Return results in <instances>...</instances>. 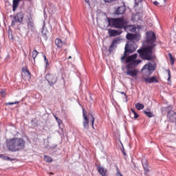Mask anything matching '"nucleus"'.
Segmentation results:
<instances>
[{"label":"nucleus","instance_id":"14","mask_svg":"<svg viewBox=\"0 0 176 176\" xmlns=\"http://www.w3.org/2000/svg\"><path fill=\"white\" fill-rule=\"evenodd\" d=\"M168 119L172 122L175 123L176 122V113L174 111H170L167 115Z\"/></svg>","mask_w":176,"mask_h":176},{"label":"nucleus","instance_id":"5","mask_svg":"<svg viewBox=\"0 0 176 176\" xmlns=\"http://www.w3.org/2000/svg\"><path fill=\"white\" fill-rule=\"evenodd\" d=\"M135 50H137V45H135V43L133 41L128 42L125 45L124 55L121 58L122 61L127 57V53H134Z\"/></svg>","mask_w":176,"mask_h":176},{"label":"nucleus","instance_id":"42","mask_svg":"<svg viewBox=\"0 0 176 176\" xmlns=\"http://www.w3.org/2000/svg\"><path fill=\"white\" fill-rule=\"evenodd\" d=\"M69 58H69H72V56H69V58Z\"/></svg>","mask_w":176,"mask_h":176},{"label":"nucleus","instance_id":"38","mask_svg":"<svg viewBox=\"0 0 176 176\" xmlns=\"http://www.w3.org/2000/svg\"><path fill=\"white\" fill-rule=\"evenodd\" d=\"M41 32H42V34H43V35L44 37H46V36H47L46 33L44 32V30H42Z\"/></svg>","mask_w":176,"mask_h":176},{"label":"nucleus","instance_id":"43","mask_svg":"<svg viewBox=\"0 0 176 176\" xmlns=\"http://www.w3.org/2000/svg\"><path fill=\"white\" fill-rule=\"evenodd\" d=\"M50 174H51L52 175H53V173H50Z\"/></svg>","mask_w":176,"mask_h":176},{"label":"nucleus","instance_id":"41","mask_svg":"<svg viewBox=\"0 0 176 176\" xmlns=\"http://www.w3.org/2000/svg\"><path fill=\"white\" fill-rule=\"evenodd\" d=\"M122 153L124 154V156H126V153L124 151H122Z\"/></svg>","mask_w":176,"mask_h":176},{"label":"nucleus","instance_id":"26","mask_svg":"<svg viewBox=\"0 0 176 176\" xmlns=\"http://www.w3.org/2000/svg\"><path fill=\"white\" fill-rule=\"evenodd\" d=\"M135 108H137L138 111H141V109H144V104L141 103H137L135 104Z\"/></svg>","mask_w":176,"mask_h":176},{"label":"nucleus","instance_id":"31","mask_svg":"<svg viewBox=\"0 0 176 176\" xmlns=\"http://www.w3.org/2000/svg\"><path fill=\"white\" fill-rule=\"evenodd\" d=\"M20 102L19 101H16L14 102H7L6 103V105H14V104H19Z\"/></svg>","mask_w":176,"mask_h":176},{"label":"nucleus","instance_id":"8","mask_svg":"<svg viewBox=\"0 0 176 176\" xmlns=\"http://www.w3.org/2000/svg\"><path fill=\"white\" fill-rule=\"evenodd\" d=\"M46 80H47L50 86H53L55 83H57V76L54 74H47L45 76Z\"/></svg>","mask_w":176,"mask_h":176},{"label":"nucleus","instance_id":"29","mask_svg":"<svg viewBox=\"0 0 176 176\" xmlns=\"http://www.w3.org/2000/svg\"><path fill=\"white\" fill-rule=\"evenodd\" d=\"M105 3H113V2H116L118 0H103Z\"/></svg>","mask_w":176,"mask_h":176},{"label":"nucleus","instance_id":"12","mask_svg":"<svg viewBox=\"0 0 176 176\" xmlns=\"http://www.w3.org/2000/svg\"><path fill=\"white\" fill-rule=\"evenodd\" d=\"M142 164L144 170V175H148V174H149V163L148 162V160H146V159H143L142 160Z\"/></svg>","mask_w":176,"mask_h":176},{"label":"nucleus","instance_id":"19","mask_svg":"<svg viewBox=\"0 0 176 176\" xmlns=\"http://www.w3.org/2000/svg\"><path fill=\"white\" fill-rule=\"evenodd\" d=\"M22 72L25 75L27 79H31V73L28 71V67H23Z\"/></svg>","mask_w":176,"mask_h":176},{"label":"nucleus","instance_id":"35","mask_svg":"<svg viewBox=\"0 0 176 176\" xmlns=\"http://www.w3.org/2000/svg\"><path fill=\"white\" fill-rule=\"evenodd\" d=\"M54 118L58 122V123L60 124V123H61V120L60 118H58L56 116H54Z\"/></svg>","mask_w":176,"mask_h":176},{"label":"nucleus","instance_id":"28","mask_svg":"<svg viewBox=\"0 0 176 176\" xmlns=\"http://www.w3.org/2000/svg\"><path fill=\"white\" fill-rule=\"evenodd\" d=\"M168 56L170 57V64L171 65H173L175 63V60L174 59V57H173V55L170 53L168 54Z\"/></svg>","mask_w":176,"mask_h":176},{"label":"nucleus","instance_id":"3","mask_svg":"<svg viewBox=\"0 0 176 176\" xmlns=\"http://www.w3.org/2000/svg\"><path fill=\"white\" fill-rule=\"evenodd\" d=\"M153 71H155L153 65L151 63H146L142 69V74L146 76L142 77V82H145V83H159V80L156 76L149 78Z\"/></svg>","mask_w":176,"mask_h":176},{"label":"nucleus","instance_id":"24","mask_svg":"<svg viewBox=\"0 0 176 176\" xmlns=\"http://www.w3.org/2000/svg\"><path fill=\"white\" fill-rule=\"evenodd\" d=\"M88 116H89V118H90V116H91V118L90 120L91 124L92 129H94V122L96 120V118H94V116L91 114H89Z\"/></svg>","mask_w":176,"mask_h":176},{"label":"nucleus","instance_id":"17","mask_svg":"<svg viewBox=\"0 0 176 176\" xmlns=\"http://www.w3.org/2000/svg\"><path fill=\"white\" fill-rule=\"evenodd\" d=\"M124 13H126V6H120L116 10V14L122 15Z\"/></svg>","mask_w":176,"mask_h":176},{"label":"nucleus","instance_id":"34","mask_svg":"<svg viewBox=\"0 0 176 176\" xmlns=\"http://www.w3.org/2000/svg\"><path fill=\"white\" fill-rule=\"evenodd\" d=\"M168 72V80H170V79H171V73L170 72V69L166 70Z\"/></svg>","mask_w":176,"mask_h":176},{"label":"nucleus","instance_id":"13","mask_svg":"<svg viewBox=\"0 0 176 176\" xmlns=\"http://www.w3.org/2000/svg\"><path fill=\"white\" fill-rule=\"evenodd\" d=\"M82 117L84 129H89V118L87 117V114L85 113V109H82Z\"/></svg>","mask_w":176,"mask_h":176},{"label":"nucleus","instance_id":"27","mask_svg":"<svg viewBox=\"0 0 176 176\" xmlns=\"http://www.w3.org/2000/svg\"><path fill=\"white\" fill-rule=\"evenodd\" d=\"M38 52H36V50H34L32 52V57L34 61H35V58H36V56H38Z\"/></svg>","mask_w":176,"mask_h":176},{"label":"nucleus","instance_id":"23","mask_svg":"<svg viewBox=\"0 0 176 176\" xmlns=\"http://www.w3.org/2000/svg\"><path fill=\"white\" fill-rule=\"evenodd\" d=\"M32 17H31V15H30L29 21L28 23V27L31 30L34 28V22H32Z\"/></svg>","mask_w":176,"mask_h":176},{"label":"nucleus","instance_id":"7","mask_svg":"<svg viewBox=\"0 0 176 176\" xmlns=\"http://www.w3.org/2000/svg\"><path fill=\"white\" fill-rule=\"evenodd\" d=\"M126 74L128 76L135 78V76L138 75V69L135 68H132V66H131V65H127Z\"/></svg>","mask_w":176,"mask_h":176},{"label":"nucleus","instance_id":"6","mask_svg":"<svg viewBox=\"0 0 176 176\" xmlns=\"http://www.w3.org/2000/svg\"><path fill=\"white\" fill-rule=\"evenodd\" d=\"M137 57H138L137 54L128 56L126 58V64H128V65H131V67H133V68H135L138 64L142 63V60L137 59Z\"/></svg>","mask_w":176,"mask_h":176},{"label":"nucleus","instance_id":"33","mask_svg":"<svg viewBox=\"0 0 176 176\" xmlns=\"http://www.w3.org/2000/svg\"><path fill=\"white\" fill-rule=\"evenodd\" d=\"M5 93H6L5 90H3V89L1 90L0 94H1V97H5Z\"/></svg>","mask_w":176,"mask_h":176},{"label":"nucleus","instance_id":"36","mask_svg":"<svg viewBox=\"0 0 176 176\" xmlns=\"http://www.w3.org/2000/svg\"><path fill=\"white\" fill-rule=\"evenodd\" d=\"M120 94L124 95V97H125L126 100H127L128 96H127V94H126V93H124V92H120Z\"/></svg>","mask_w":176,"mask_h":176},{"label":"nucleus","instance_id":"44","mask_svg":"<svg viewBox=\"0 0 176 176\" xmlns=\"http://www.w3.org/2000/svg\"><path fill=\"white\" fill-rule=\"evenodd\" d=\"M164 2H166V0H164Z\"/></svg>","mask_w":176,"mask_h":176},{"label":"nucleus","instance_id":"18","mask_svg":"<svg viewBox=\"0 0 176 176\" xmlns=\"http://www.w3.org/2000/svg\"><path fill=\"white\" fill-rule=\"evenodd\" d=\"M126 31H129L130 32H135V30H137V28L135 25H126L124 28Z\"/></svg>","mask_w":176,"mask_h":176},{"label":"nucleus","instance_id":"22","mask_svg":"<svg viewBox=\"0 0 176 176\" xmlns=\"http://www.w3.org/2000/svg\"><path fill=\"white\" fill-rule=\"evenodd\" d=\"M143 113H144L148 118H153V116H155V115H153V113L151 111L150 109H147V110H144Z\"/></svg>","mask_w":176,"mask_h":176},{"label":"nucleus","instance_id":"1","mask_svg":"<svg viewBox=\"0 0 176 176\" xmlns=\"http://www.w3.org/2000/svg\"><path fill=\"white\" fill-rule=\"evenodd\" d=\"M156 34L155 32L150 31L146 32V47H143L138 50V53L140 54V57L143 60H147V61H151V60H155L156 56L153 54V51L155 47H156Z\"/></svg>","mask_w":176,"mask_h":176},{"label":"nucleus","instance_id":"9","mask_svg":"<svg viewBox=\"0 0 176 176\" xmlns=\"http://www.w3.org/2000/svg\"><path fill=\"white\" fill-rule=\"evenodd\" d=\"M120 42V38L119 37H117L113 40L109 48V53H110V54L111 53H112V52H113V50H115V49H116V47H118V45H119Z\"/></svg>","mask_w":176,"mask_h":176},{"label":"nucleus","instance_id":"45","mask_svg":"<svg viewBox=\"0 0 176 176\" xmlns=\"http://www.w3.org/2000/svg\"><path fill=\"white\" fill-rule=\"evenodd\" d=\"M104 176H107V175H105Z\"/></svg>","mask_w":176,"mask_h":176},{"label":"nucleus","instance_id":"32","mask_svg":"<svg viewBox=\"0 0 176 176\" xmlns=\"http://www.w3.org/2000/svg\"><path fill=\"white\" fill-rule=\"evenodd\" d=\"M43 58L45 60V62L46 63V65H47L49 64V60H47V58H46L45 55H43Z\"/></svg>","mask_w":176,"mask_h":176},{"label":"nucleus","instance_id":"39","mask_svg":"<svg viewBox=\"0 0 176 176\" xmlns=\"http://www.w3.org/2000/svg\"><path fill=\"white\" fill-rule=\"evenodd\" d=\"M85 1L87 3H90L89 2V0H85Z\"/></svg>","mask_w":176,"mask_h":176},{"label":"nucleus","instance_id":"25","mask_svg":"<svg viewBox=\"0 0 176 176\" xmlns=\"http://www.w3.org/2000/svg\"><path fill=\"white\" fill-rule=\"evenodd\" d=\"M44 160L45 162H47V163H52V162H53V158L50 156L45 155Z\"/></svg>","mask_w":176,"mask_h":176},{"label":"nucleus","instance_id":"40","mask_svg":"<svg viewBox=\"0 0 176 176\" xmlns=\"http://www.w3.org/2000/svg\"><path fill=\"white\" fill-rule=\"evenodd\" d=\"M132 21H133L134 23H135V19H134L133 17L132 18Z\"/></svg>","mask_w":176,"mask_h":176},{"label":"nucleus","instance_id":"37","mask_svg":"<svg viewBox=\"0 0 176 176\" xmlns=\"http://www.w3.org/2000/svg\"><path fill=\"white\" fill-rule=\"evenodd\" d=\"M153 5H155V6H159V2L155 1H153Z\"/></svg>","mask_w":176,"mask_h":176},{"label":"nucleus","instance_id":"2","mask_svg":"<svg viewBox=\"0 0 176 176\" xmlns=\"http://www.w3.org/2000/svg\"><path fill=\"white\" fill-rule=\"evenodd\" d=\"M6 144L10 152H19L25 148V140L21 138H12L7 139Z\"/></svg>","mask_w":176,"mask_h":176},{"label":"nucleus","instance_id":"10","mask_svg":"<svg viewBox=\"0 0 176 176\" xmlns=\"http://www.w3.org/2000/svg\"><path fill=\"white\" fill-rule=\"evenodd\" d=\"M24 19V14L19 12L16 14L14 19L12 21V25H14L16 23H22L23 19Z\"/></svg>","mask_w":176,"mask_h":176},{"label":"nucleus","instance_id":"21","mask_svg":"<svg viewBox=\"0 0 176 176\" xmlns=\"http://www.w3.org/2000/svg\"><path fill=\"white\" fill-rule=\"evenodd\" d=\"M55 45H56V46H57V47L58 49H61V47H63V45H64V43H63V41H61V39L56 38L55 40Z\"/></svg>","mask_w":176,"mask_h":176},{"label":"nucleus","instance_id":"11","mask_svg":"<svg viewBox=\"0 0 176 176\" xmlns=\"http://www.w3.org/2000/svg\"><path fill=\"white\" fill-rule=\"evenodd\" d=\"M126 38L128 41H135L136 42H138V41L141 39V35L128 33Z\"/></svg>","mask_w":176,"mask_h":176},{"label":"nucleus","instance_id":"20","mask_svg":"<svg viewBox=\"0 0 176 176\" xmlns=\"http://www.w3.org/2000/svg\"><path fill=\"white\" fill-rule=\"evenodd\" d=\"M131 113L130 117L132 118V119H138V118H140V116L135 112L134 109H131Z\"/></svg>","mask_w":176,"mask_h":176},{"label":"nucleus","instance_id":"15","mask_svg":"<svg viewBox=\"0 0 176 176\" xmlns=\"http://www.w3.org/2000/svg\"><path fill=\"white\" fill-rule=\"evenodd\" d=\"M108 34H109V36H111V37L119 36V35H120V34H122V31L113 30V29H109Z\"/></svg>","mask_w":176,"mask_h":176},{"label":"nucleus","instance_id":"30","mask_svg":"<svg viewBox=\"0 0 176 176\" xmlns=\"http://www.w3.org/2000/svg\"><path fill=\"white\" fill-rule=\"evenodd\" d=\"M0 157H1V159H3L4 160H10V157H7V156H5V155H0Z\"/></svg>","mask_w":176,"mask_h":176},{"label":"nucleus","instance_id":"4","mask_svg":"<svg viewBox=\"0 0 176 176\" xmlns=\"http://www.w3.org/2000/svg\"><path fill=\"white\" fill-rule=\"evenodd\" d=\"M109 25L114 27V28H124L127 22L124 21L123 18L117 19H108Z\"/></svg>","mask_w":176,"mask_h":176},{"label":"nucleus","instance_id":"16","mask_svg":"<svg viewBox=\"0 0 176 176\" xmlns=\"http://www.w3.org/2000/svg\"><path fill=\"white\" fill-rule=\"evenodd\" d=\"M97 171L99 173V174L102 176H105L107 174H108V170L103 166H97Z\"/></svg>","mask_w":176,"mask_h":176}]
</instances>
